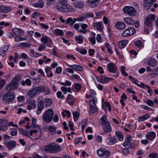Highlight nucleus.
Returning a JSON list of instances; mask_svg holds the SVG:
<instances>
[{"mask_svg":"<svg viewBox=\"0 0 158 158\" xmlns=\"http://www.w3.org/2000/svg\"><path fill=\"white\" fill-rule=\"evenodd\" d=\"M158 154L155 153H151L149 154V156L151 158H157Z\"/></svg>","mask_w":158,"mask_h":158,"instance_id":"nucleus-62","label":"nucleus"},{"mask_svg":"<svg viewBox=\"0 0 158 158\" xmlns=\"http://www.w3.org/2000/svg\"><path fill=\"white\" fill-rule=\"evenodd\" d=\"M53 115V110L52 109H49L45 112L43 116V120L47 123L51 122Z\"/></svg>","mask_w":158,"mask_h":158,"instance_id":"nucleus-2","label":"nucleus"},{"mask_svg":"<svg viewBox=\"0 0 158 158\" xmlns=\"http://www.w3.org/2000/svg\"><path fill=\"white\" fill-rule=\"evenodd\" d=\"M45 71L47 77H51L53 76V74L52 72V69L51 67L46 66L45 68Z\"/></svg>","mask_w":158,"mask_h":158,"instance_id":"nucleus-24","label":"nucleus"},{"mask_svg":"<svg viewBox=\"0 0 158 158\" xmlns=\"http://www.w3.org/2000/svg\"><path fill=\"white\" fill-rule=\"evenodd\" d=\"M135 44L136 46L139 48H143V46L142 44V42L139 40H137L135 42Z\"/></svg>","mask_w":158,"mask_h":158,"instance_id":"nucleus-53","label":"nucleus"},{"mask_svg":"<svg viewBox=\"0 0 158 158\" xmlns=\"http://www.w3.org/2000/svg\"><path fill=\"white\" fill-rule=\"evenodd\" d=\"M74 87L77 91H78L81 89V85L80 84L77 83H76Z\"/></svg>","mask_w":158,"mask_h":158,"instance_id":"nucleus-57","label":"nucleus"},{"mask_svg":"<svg viewBox=\"0 0 158 158\" xmlns=\"http://www.w3.org/2000/svg\"><path fill=\"white\" fill-rule=\"evenodd\" d=\"M100 0H88V4L91 7L96 6L99 2Z\"/></svg>","mask_w":158,"mask_h":158,"instance_id":"nucleus-18","label":"nucleus"},{"mask_svg":"<svg viewBox=\"0 0 158 158\" xmlns=\"http://www.w3.org/2000/svg\"><path fill=\"white\" fill-rule=\"evenodd\" d=\"M44 102L42 101H40L38 105V108L36 111L38 114H40L44 108Z\"/></svg>","mask_w":158,"mask_h":158,"instance_id":"nucleus-19","label":"nucleus"},{"mask_svg":"<svg viewBox=\"0 0 158 158\" xmlns=\"http://www.w3.org/2000/svg\"><path fill=\"white\" fill-rule=\"evenodd\" d=\"M124 20L126 23L129 25H133L135 23V20L131 18H126Z\"/></svg>","mask_w":158,"mask_h":158,"instance_id":"nucleus-29","label":"nucleus"},{"mask_svg":"<svg viewBox=\"0 0 158 158\" xmlns=\"http://www.w3.org/2000/svg\"><path fill=\"white\" fill-rule=\"evenodd\" d=\"M44 6V2L42 0H40L35 4V6L42 8Z\"/></svg>","mask_w":158,"mask_h":158,"instance_id":"nucleus-48","label":"nucleus"},{"mask_svg":"<svg viewBox=\"0 0 158 158\" xmlns=\"http://www.w3.org/2000/svg\"><path fill=\"white\" fill-rule=\"evenodd\" d=\"M137 85L143 89H145V88H146L147 86H148L143 83H141L140 82H139V84H137Z\"/></svg>","mask_w":158,"mask_h":158,"instance_id":"nucleus-64","label":"nucleus"},{"mask_svg":"<svg viewBox=\"0 0 158 158\" xmlns=\"http://www.w3.org/2000/svg\"><path fill=\"white\" fill-rule=\"evenodd\" d=\"M156 1V0H145V2L147 4L152 5Z\"/></svg>","mask_w":158,"mask_h":158,"instance_id":"nucleus-61","label":"nucleus"},{"mask_svg":"<svg viewBox=\"0 0 158 158\" xmlns=\"http://www.w3.org/2000/svg\"><path fill=\"white\" fill-rule=\"evenodd\" d=\"M135 29L133 27H130L124 30L121 34L123 37H127L130 36L135 33Z\"/></svg>","mask_w":158,"mask_h":158,"instance_id":"nucleus-7","label":"nucleus"},{"mask_svg":"<svg viewBox=\"0 0 158 158\" xmlns=\"http://www.w3.org/2000/svg\"><path fill=\"white\" fill-rule=\"evenodd\" d=\"M12 8L10 6H4L3 13H8L11 11Z\"/></svg>","mask_w":158,"mask_h":158,"instance_id":"nucleus-51","label":"nucleus"},{"mask_svg":"<svg viewBox=\"0 0 158 158\" xmlns=\"http://www.w3.org/2000/svg\"><path fill=\"white\" fill-rule=\"evenodd\" d=\"M155 16L154 15H149L145 19L144 23L145 26L151 27L152 26V22L155 20Z\"/></svg>","mask_w":158,"mask_h":158,"instance_id":"nucleus-5","label":"nucleus"},{"mask_svg":"<svg viewBox=\"0 0 158 158\" xmlns=\"http://www.w3.org/2000/svg\"><path fill=\"white\" fill-rule=\"evenodd\" d=\"M156 137V133L153 132L151 131L149 132L148 135H146V137L150 140H152Z\"/></svg>","mask_w":158,"mask_h":158,"instance_id":"nucleus-33","label":"nucleus"},{"mask_svg":"<svg viewBox=\"0 0 158 158\" xmlns=\"http://www.w3.org/2000/svg\"><path fill=\"white\" fill-rule=\"evenodd\" d=\"M123 10L124 13L131 16L134 15L136 13L135 9L132 6H126L123 8Z\"/></svg>","mask_w":158,"mask_h":158,"instance_id":"nucleus-8","label":"nucleus"},{"mask_svg":"<svg viewBox=\"0 0 158 158\" xmlns=\"http://www.w3.org/2000/svg\"><path fill=\"white\" fill-rule=\"evenodd\" d=\"M128 42V41L127 40L120 41L118 43V46L120 48H123L125 47Z\"/></svg>","mask_w":158,"mask_h":158,"instance_id":"nucleus-26","label":"nucleus"},{"mask_svg":"<svg viewBox=\"0 0 158 158\" xmlns=\"http://www.w3.org/2000/svg\"><path fill=\"white\" fill-rule=\"evenodd\" d=\"M34 89H35L34 88L28 92L27 95L29 97H34L36 95L35 91Z\"/></svg>","mask_w":158,"mask_h":158,"instance_id":"nucleus-43","label":"nucleus"},{"mask_svg":"<svg viewBox=\"0 0 158 158\" xmlns=\"http://www.w3.org/2000/svg\"><path fill=\"white\" fill-rule=\"evenodd\" d=\"M35 103V101L34 100L29 101L27 106V109L29 110H31L35 108L36 106Z\"/></svg>","mask_w":158,"mask_h":158,"instance_id":"nucleus-22","label":"nucleus"},{"mask_svg":"<svg viewBox=\"0 0 158 158\" xmlns=\"http://www.w3.org/2000/svg\"><path fill=\"white\" fill-rule=\"evenodd\" d=\"M129 77L130 79H131L132 80L131 81L132 82L136 84L137 85V84H139V82L137 80L134 78L133 77L131 76H129Z\"/></svg>","mask_w":158,"mask_h":158,"instance_id":"nucleus-58","label":"nucleus"},{"mask_svg":"<svg viewBox=\"0 0 158 158\" xmlns=\"http://www.w3.org/2000/svg\"><path fill=\"white\" fill-rule=\"evenodd\" d=\"M54 34L57 35L63 36L64 34V33L62 30L57 29L55 30Z\"/></svg>","mask_w":158,"mask_h":158,"instance_id":"nucleus-42","label":"nucleus"},{"mask_svg":"<svg viewBox=\"0 0 158 158\" xmlns=\"http://www.w3.org/2000/svg\"><path fill=\"white\" fill-rule=\"evenodd\" d=\"M75 40L79 44H82L83 42V37L81 35L76 36L75 37Z\"/></svg>","mask_w":158,"mask_h":158,"instance_id":"nucleus-31","label":"nucleus"},{"mask_svg":"<svg viewBox=\"0 0 158 158\" xmlns=\"http://www.w3.org/2000/svg\"><path fill=\"white\" fill-rule=\"evenodd\" d=\"M60 148L59 145L56 144H49L45 145L44 147L45 150L50 153L57 152Z\"/></svg>","mask_w":158,"mask_h":158,"instance_id":"nucleus-1","label":"nucleus"},{"mask_svg":"<svg viewBox=\"0 0 158 158\" xmlns=\"http://www.w3.org/2000/svg\"><path fill=\"white\" fill-rule=\"evenodd\" d=\"M113 80V79L112 78L102 75L100 78V81H99V80H98V81L102 84H104L107 83Z\"/></svg>","mask_w":158,"mask_h":158,"instance_id":"nucleus-12","label":"nucleus"},{"mask_svg":"<svg viewBox=\"0 0 158 158\" xmlns=\"http://www.w3.org/2000/svg\"><path fill=\"white\" fill-rule=\"evenodd\" d=\"M146 103L151 106H153L154 105L153 102L150 99H149L147 101Z\"/></svg>","mask_w":158,"mask_h":158,"instance_id":"nucleus-63","label":"nucleus"},{"mask_svg":"<svg viewBox=\"0 0 158 158\" xmlns=\"http://www.w3.org/2000/svg\"><path fill=\"white\" fill-rule=\"evenodd\" d=\"M104 126L103 129L105 133L110 132L111 131L112 129L110 123Z\"/></svg>","mask_w":158,"mask_h":158,"instance_id":"nucleus-27","label":"nucleus"},{"mask_svg":"<svg viewBox=\"0 0 158 158\" xmlns=\"http://www.w3.org/2000/svg\"><path fill=\"white\" fill-rule=\"evenodd\" d=\"M150 117L149 114H145L143 116L139 117L138 118V120L139 121H143L148 118Z\"/></svg>","mask_w":158,"mask_h":158,"instance_id":"nucleus-38","label":"nucleus"},{"mask_svg":"<svg viewBox=\"0 0 158 158\" xmlns=\"http://www.w3.org/2000/svg\"><path fill=\"white\" fill-rule=\"evenodd\" d=\"M74 5L76 7L81 8L83 7V3L81 1H77L73 3Z\"/></svg>","mask_w":158,"mask_h":158,"instance_id":"nucleus-40","label":"nucleus"},{"mask_svg":"<svg viewBox=\"0 0 158 158\" xmlns=\"http://www.w3.org/2000/svg\"><path fill=\"white\" fill-rule=\"evenodd\" d=\"M60 20L63 23H65L66 25L69 24L70 26H72L73 25L71 24V23L72 22L73 19L72 18H69L67 19L65 21L63 19L62 16H60L59 18Z\"/></svg>","mask_w":158,"mask_h":158,"instance_id":"nucleus-14","label":"nucleus"},{"mask_svg":"<svg viewBox=\"0 0 158 158\" xmlns=\"http://www.w3.org/2000/svg\"><path fill=\"white\" fill-rule=\"evenodd\" d=\"M73 115L74 120L75 121H77L78 118L79 116V114L78 112H74L73 113Z\"/></svg>","mask_w":158,"mask_h":158,"instance_id":"nucleus-50","label":"nucleus"},{"mask_svg":"<svg viewBox=\"0 0 158 158\" xmlns=\"http://www.w3.org/2000/svg\"><path fill=\"white\" fill-rule=\"evenodd\" d=\"M72 7L70 5L67 4V3L64 5L63 12H72L73 10Z\"/></svg>","mask_w":158,"mask_h":158,"instance_id":"nucleus-21","label":"nucleus"},{"mask_svg":"<svg viewBox=\"0 0 158 158\" xmlns=\"http://www.w3.org/2000/svg\"><path fill=\"white\" fill-rule=\"evenodd\" d=\"M121 72L122 74L125 76H127L128 74L125 72V67L123 66H121L120 67Z\"/></svg>","mask_w":158,"mask_h":158,"instance_id":"nucleus-55","label":"nucleus"},{"mask_svg":"<svg viewBox=\"0 0 158 158\" xmlns=\"http://www.w3.org/2000/svg\"><path fill=\"white\" fill-rule=\"evenodd\" d=\"M66 101L70 105L74 104V100L73 96L71 94H69L67 98Z\"/></svg>","mask_w":158,"mask_h":158,"instance_id":"nucleus-25","label":"nucleus"},{"mask_svg":"<svg viewBox=\"0 0 158 158\" xmlns=\"http://www.w3.org/2000/svg\"><path fill=\"white\" fill-rule=\"evenodd\" d=\"M94 36L89 38V41L92 43V44H95L96 43V40L95 38V34L94 33Z\"/></svg>","mask_w":158,"mask_h":158,"instance_id":"nucleus-52","label":"nucleus"},{"mask_svg":"<svg viewBox=\"0 0 158 158\" xmlns=\"http://www.w3.org/2000/svg\"><path fill=\"white\" fill-rule=\"evenodd\" d=\"M15 98V94L13 92L7 93L3 96V99L8 102L13 101Z\"/></svg>","mask_w":158,"mask_h":158,"instance_id":"nucleus-9","label":"nucleus"},{"mask_svg":"<svg viewBox=\"0 0 158 158\" xmlns=\"http://www.w3.org/2000/svg\"><path fill=\"white\" fill-rule=\"evenodd\" d=\"M56 128L54 126H49L48 131L51 134H54L55 133Z\"/></svg>","mask_w":158,"mask_h":158,"instance_id":"nucleus-39","label":"nucleus"},{"mask_svg":"<svg viewBox=\"0 0 158 158\" xmlns=\"http://www.w3.org/2000/svg\"><path fill=\"white\" fill-rule=\"evenodd\" d=\"M115 134L118 140L120 141H122L123 139V135L119 131H116L115 132Z\"/></svg>","mask_w":158,"mask_h":158,"instance_id":"nucleus-37","label":"nucleus"},{"mask_svg":"<svg viewBox=\"0 0 158 158\" xmlns=\"http://www.w3.org/2000/svg\"><path fill=\"white\" fill-rule=\"evenodd\" d=\"M15 41L17 42H19L25 40L26 39L20 36H18L15 37Z\"/></svg>","mask_w":158,"mask_h":158,"instance_id":"nucleus-49","label":"nucleus"},{"mask_svg":"<svg viewBox=\"0 0 158 158\" xmlns=\"http://www.w3.org/2000/svg\"><path fill=\"white\" fill-rule=\"evenodd\" d=\"M107 68L109 72L115 74L114 76L115 77H118L119 73L118 71V69L115 64L110 63L107 64Z\"/></svg>","mask_w":158,"mask_h":158,"instance_id":"nucleus-3","label":"nucleus"},{"mask_svg":"<svg viewBox=\"0 0 158 158\" xmlns=\"http://www.w3.org/2000/svg\"><path fill=\"white\" fill-rule=\"evenodd\" d=\"M106 141L107 143L110 145H114L118 142L116 137L115 136L106 138Z\"/></svg>","mask_w":158,"mask_h":158,"instance_id":"nucleus-11","label":"nucleus"},{"mask_svg":"<svg viewBox=\"0 0 158 158\" xmlns=\"http://www.w3.org/2000/svg\"><path fill=\"white\" fill-rule=\"evenodd\" d=\"M43 92H44V94L45 95H48L50 93V89L48 87H45L43 86Z\"/></svg>","mask_w":158,"mask_h":158,"instance_id":"nucleus-47","label":"nucleus"},{"mask_svg":"<svg viewBox=\"0 0 158 158\" xmlns=\"http://www.w3.org/2000/svg\"><path fill=\"white\" fill-rule=\"evenodd\" d=\"M64 4H63L61 3H58L56 5L57 9L59 11L62 12L64 9Z\"/></svg>","mask_w":158,"mask_h":158,"instance_id":"nucleus-41","label":"nucleus"},{"mask_svg":"<svg viewBox=\"0 0 158 158\" xmlns=\"http://www.w3.org/2000/svg\"><path fill=\"white\" fill-rule=\"evenodd\" d=\"M31 44L28 42H22L19 44V46L21 47H27L31 46Z\"/></svg>","mask_w":158,"mask_h":158,"instance_id":"nucleus-45","label":"nucleus"},{"mask_svg":"<svg viewBox=\"0 0 158 158\" xmlns=\"http://www.w3.org/2000/svg\"><path fill=\"white\" fill-rule=\"evenodd\" d=\"M62 93L60 91H58L56 93V95L58 98H61V99H64V95L62 96Z\"/></svg>","mask_w":158,"mask_h":158,"instance_id":"nucleus-60","label":"nucleus"},{"mask_svg":"<svg viewBox=\"0 0 158 158\" xmlns=\"http://www.w3.org/2000/svg\"><path fill=\"white\" fill-rule=\"evenodd\" d=\"M7 121L6 119H0V131H5L8 129Z\"/></svg>","mask_w":158,"mask_h":158,"instance_id":"nucleus-10","label":"nucleus"},{"mask_svg":"<svg viewBox=\"0 0 158 158\" xmlns=\"http://www.w3.org/2000/svg\"><path fill=\"white\" fill-rule=\"evenodd\" d=\"M34 88L36 95L43 92V86H38Z\"/></svg>","mask_w":158,"mask_h":158,"instance_id":"nucleus-36","label":"nucleus"},{"mask_svg":"<svg viewBox=\"0 0 158 158\" xmlns=\"http://www.w3.org/2000/svg\"><path fill=\"white\" fill-rule=\"evenodd\" d=\"M97 102V99L95 97L93 98L92 100H90L89 102V107L90 108V114H93L96 112L98 111V109L96 107V103Z\"/></svg>","mask_w":158,"mask_h":158,"instance_id":"nucleus-4","label":"nucleus"},{"mask_svg":"<svg viewBox=\"0 0 158 158\" xmlns=\"http://www.w3.org/2000/svg\"><path fill=\"white\" fill-rule=\"evenodd\" d=\"M94 26L98 31H102L104 28V26L102 22L100 21L94 23Z\"/></svg>","mask_w":158,"mask_h":158,"instance_id":"nucleus-13","label":"nucleus"},{"mask_svg":"<svg viewBox=\"0 0 158 158\" xmlns=\"http://www.w3.org/2000/svg\"><path fill=\"white\" fill-rule=\"evenodd\" d=\"M36 120L35 118H32L31 119V125H32V127H34L33 128H35V127H36Z\"/></svg>","mask_w":158,"mask_h":158,"instance_id":"nucleus-59","label":"nucleus"},{"mask_svg":"<svg viewBox=\"0 0 158 158\" xmlns=\"http://www.w3.org/2000/svg\"><path fill=\"white\" fill-rule=\"evenodd\" d=\"M147 62L149 65L153 67L157 65V63L155 60L151 57L148 58Z\"/></svg>","mask_w":158,"mask_h":158,"instance_id":"nucleus-16","label":"nucleus"},{"mask_svg":"<svg viewBox=\"0 0 158 158\" xmlns=\"http://www.w3.org/2000/svg\"><path fill=\"white\" fill-rule=\"evenodd\" d=\"M17 88L16 86H15L13 85L10 82V84L8 85H7L6 87V89L7 91H12L16 88Z\"/></svg>","mask_w":158,"mask_h":158,"instance_id":"nucleus-34","label":"nucleus"},{"mask_svg":"<svg viewBox=\"0 0 158 158\" xmlns=\"http://www.w3.org/2000/svg\"><path fill=\"white\" fill-rule=\"evenodd\" d=\"M97 153L98 156L101 158H108L110 156L109 152L103 148L99 149Z\"/></svg>","mask_w":158,"mask_h":158,"instance_id":"nucleus-6","label":"nucleus"},{"mask_svg":"<svg viewBox=\"0 0 158 158\" xmlns=\"http://www.w3.org/2000/svg\"><path fill=\"white\" fill-rule=\"evenodd\" d=\"M107 118L106 115H103L100 119V124L101 126H104L110 123L107 121Z\"/></svg>","mask_w":158,"mask_h":158,"instance_id":"nucleus-20","label":"nucleus"},{"mask_svg":"<svg viewBox=\"0 0 158 158\" xmlns=\"http://www.w3.org/2000/svg\"><path fill=\"white\" fill-rule=\"evenodd\" d=\"M43 102H45V105L47 106H50L52 103V101L51 100L48 98L44 99Z\"/></svg>","mask_w":158,"mask_h":158,"instance_id":"nucleus-44","label":"nucleus"},{"mask_svg":"<svg viewBox=\"0 0 158 158\" xmlns=\"http://www.w3.org/2000/svg\"><path fill=\"white\" fill-rule=\"evenodd\" d=\"M7 148L10 150L14 148L15 146V141H11L8 142L6 144Z\"/></svg>","mask_w":158,"mask_h":158,"instance_id":"nucleus-28","label":"nucleus"},{"mask_svg":"<svg viewBox=\"0 0 158 158\" xmlns=\"http://www.w3.org/2000/svg\"><path fill=\"white\" fill-rule=\"evenodd\" d=\"M115 26L118 29L122 30L125 28V25L122 22H118L116 23Z\"/></svg>","mask_w":158,"mask_h":158,"instance_id":"nucleus-32","label":"nucleus"},{"mask_svg":"<svg viewBox=\"0 0 158 158\" xmlns=\"http://www.w3.org/2000/svg\"><path fill=\"white\" fill-rule=\"evenodd\" d=\"M76 51L78 52H80L81 54L85 55L87 53V50L84 48H76Z\"/></svg>","mask_w":158,"mask_h":158,"instance_id":"nucleus-46","label":"nucleus"},{"mask_svg":"<svg viewBox=\"0 0 158 158\" xmlns=\"http://www.w3.org/2000/svg\"><path fill=\"white\" fill-rule=\"evenodd\" d=\"M103 21L105 24H107L109 26H110V21L109 19L106 16L103 17Z\"/></svg>","mask_w":158,"mask_h":158,"instance_id":"nucleus-54","label":"nucleus"},{"mask_svg":"<svg viewBox=\"0 0 158 158\" xmlns=\"http://www.w3.org/2000/svg\"><path fill=\"white\" fill-rule=\"evenodd\" d=\"M19 76H17L12 79L10 83L15 86H16L17 87L18 83L19 81Z\"/></svg>","mask_w":158,"mask_h":158,"instance_id":"nucleus-30","label":"nucleus"},{"mask_svg":"<svg viewBox=\"0 0 158 158\" xmlns=\"http://www.w3.org/2000/svg\"><path fill=\"white\" fill-rule=\"evenodd\" d=\"M13 32L16 35L22 36L24 35V31L20 29L14 28L12 29Z\"/></svg>","mask_w":158,"mask_h":158,"instance_id":"nucleus-17","label":"nucleus"},{"mask_svg":"<svg viewBox=\"0 0 158 158\" xmlns=\"http://www.w3.org/2000/svg\"><path fill=\"white\" fill-rule=\"evenodd\" d=\"M48 37L46 36L42 37L41 39V42L45 44H46L48 41Z\"/></svg>","mask_w":158,"mask_h":158,"instance_id":"nucleus-56","label":"nucleus"},{"mask_svg":"<svg viewBox=\"0 0 158 158\" xmlns=\"http://www.w3.org/2000/svg\"><path fill=\"white\" fill-rule=\"evenodd\" d=\"M88 27V25L86 24H82L81 26V27L82 29L78 30V32L80 33H81L83 34H85L87 33L89 31V30L86 29Z\"/></svg>","mask_w":158,"mask_h":158,"instance_id":"nucleus-15","label":"nucleus"},{"mask_svg":"<svg viewBox=\"0 0 158 158\" xmlns=\"http://www.w3.org/2000/svg\"><path fill=\"white\" fill-rule=\"evenodd\" d=\"M21 84L23 86H24L26 85L30 86L31 85V81L29 79H27L25 81H23L22 82Z\"/></svg>","mask_w":158,"mask_h":158,"instance_id":"nucleus-35","label":"nucleus"},{"mask_svg":"<svg viewBox=\"0 0 158 158\" xmlns=\"http://www.w3.org/2000/svg\"><path fill=\"white\" fill-rule=\"evenodd\" d=\"M71 68L76 71H82L83 70V68L79 65H68Z\"/></svg>","mask_w":158,"mask_h":158,"instance_id":"nucleus-23","label":"nucleus"}]
</instances>
